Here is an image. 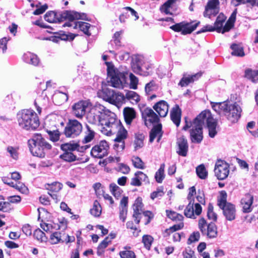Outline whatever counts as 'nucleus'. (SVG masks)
Masks as SVG:
<instances>
[{"instance_id": "37998d69", "label": "nucleus", "mask_w": 258, "mask_h": 258, "mask_svg": "<svg viewBox=\"0 0 258 258\" xmlns=\"http://www.w3.org/2000/svg\"><path fill=\"white\" fill-rule=\"evenodd\" d=\"M245 76L253 82L258 81V70L247 69L245 72Z\"/></svg>"}, {"instance_id": "bb28decb", "label": "nucleus", "mask_w": 258, "mask_h": 258, "mask_svg": "<svg viewBox=\"0 0 258 258\" xmlns=\"http://www.w3.org/2000/svg\"><path fill=\"white\" fill-rule=\"evenodd\" d=\"M23 60L26 63L37 66L40 62V60L37 55L30 52L25 53L22 57Z\"/></svg>"}, {"instance_id": "412c9836", "label": "nucleus", "mask_w": 258, "mask_h": 258, "mask_svg": "<svg viewBox=\"0 0 258 258\" xmlns=\"http://www.w3.org/2000/svg\"><path fill=\"white\" fill-rule=\"evenodd\" d=\"M223 210V213L227 220L232 221L235 220L236 216V209L233 204H227L220 208Z\"/></svg>"}, {"instance_id": "a878e982", "label": "nucleus", "mask_w": 258, "mask_h": 258, "mask_svg": "<svg viewBox=\"0 0 258 258\" xmlns=\"http://www.w3.org/2000/svg\"><path fill=\"white\" fill-rule=\"evenodd\" d=\"M162 136V125L158 123L157 125L154 126L150 133L149 141L152 143L155 139L157 142H159Z\"/></svg>"}, {"instance_id": "9b49d317", "label": "nucleus", "mask_w": 258, "mask_h": 258, "mask_svg": "<svg viewBox=\"0 0 258 258\" xmlns=\"http://www.w3.org/2000/svg\"><path fill=\"white\" fill-rule=\"evenodd\" d=\"M200 23L199 21H182L170 26V28L175 32H180L182 35H185L192 33Z\"/></svg>"}, {"instance_id": "393cba45", "label": "nucleus", "mask_w": 258, "mask_h": 258, "mask_svg": "<svg viewBox=\"0 0 258 258\" xmlns=\"http://www.w3.org/2000/svg\"><path fill=\"white\" fill-rule=\"evenodd\" d=\"M153 108L161 117H165L168 113L169 106L165 101L161 100L155 104Z\"/></svg>"}, {"instance_id": "e433bc0d", "label": "nucleus", "mask_w": 258, "mask_h": 258, "mask_svg": "<svg viewBox=\"0 0 258 258\" xmlns=\"http://www.w3.org/2000/svg\"><path fill=\"white\" fill-rule=\"evenodd\" d=\"M232 49L231 54L239 57L245 55L243 47L240 44H233L231 46Z\"/></svg>"}, {"instance_id": "5701e85b", "label": "nucleus", "mask_w": 258, "mask_h": 258, "mask_svg": "<svg viewBox=\"0 0 258 258\" xmlns=\"http://www.w3.org/2000/svg\"><path fill=\"white\" fill-rule=\"evenodd\" d=\"M253 196L250 194H246L241 200V205L244 213H249L252 211Z\"/></svg>"}, {"instance_id": "7ed1b4c3", "label": "nucleus", "mask_w": 258, "mask_h": 258, "mask_svg": "<svg viewBox=\"0 0 258 258\" xmlns=\"http://www.w3.org/2000/svg\"><path fill=\"white\" fill-rule=\"evenodd\" d=\"M213 109L218 114H223L231 122L237 121L242 111L240 106L236 102L224 101L211 102Z\"/></svg>"}, {"instance_id": "680f3d73", "label": "nucleus", "mask_w": 258, "mask_h": 258, "mask_svg": "<svg viewBox=\"0 0 258 258\" xmlns=\"http://www.w3.org/2000/svg\"><path fill=\"white\" fill-rule=\"evenodd\" d=\"M37 9L34 11L33 14L34 15H39L43 14L48 8V6L46 4L40 6V4L36 5Z\"/></svg>"}, {"instance_id": "09e8293b", "label": "nucleus", "mask_w": 258, "mask_h": 258, "mask_svg": "<svg viewBox=\"0 0 258 258\" xmlns=\"http://www.w3.org/2000/svg\"><path fill=\"white\" fill-rule=\"evenodd\" d=\"M167 217L174 221H180L183 220V217L182 215L177 213L175 212L166 210Z\"/></svg>"}, {"instance_id": "49530a36", "label": "nucleus", "mask_w": 258, "mask_h": 258, "mask_svg": "<svg viewBox=\"0 0 258 258\" xmlns=\"http://www.w3.org/2000/svg\"><path fill=\"white\" fill-rule=\"evenodd\" d=\"M49 242L51 244H56L59 242H63L61 238V234L59 232H54L51 234L49 238Z\"/></svg>"}, {"instance_id": "ea45409f", "label": "nucleus", "mask_w": 258, "mask_h": 258, "mask_svg": "<svg viewBox=\"0 0 258 258\" xmlns=\"http://www.w3.org/2000/svg\"><path fill=\"white\" fill-rule=\"evenodd\" d=\"M63 151H64V153L60 156L61 159L69 162L76 160V156L72 152V151H73L74 150H67Z\"/></svg>"}, {"instance_id": "4be33fe9", "label": "nucleus", "mask_w": 258, "mask_h": 258, "mask_svg": "<svg viewBox=\"0 0 258 258\" xmlns=\"http://www.w3.org/2000/svg\"><path fill=\"white\" fill-rule=\"evenodd\" d=\"M141 198H138L133 205V217L137 224H139L143 212V203Z\"/></svg>"}, {"instance_id": "a18cd8bd", "label": "nucleus", "mask_w": 258, "mask_h": 258, "mask_svg": "<svg viewBox=\"0 0 258 258\" xmlns=\"http://www.w3.org/2000/svg\"><path fill=\"white\" fill-rule=\"evenodd\" d=\"M46 188L51 192H58L62 187V184L58 182H54L51 184H47Z\"/></svg>"}, {"instance_id": "0e129e2a", "label": "nucleus", "mask_w": 258, "mask_h": 258, "mask_svg": "<svg viewBox=\"0 0 258 258\" xmlns=\"http://www.w3.org/2000/svg\"><path fill=\"white\" fill-rule=\"evenodd\" d=\"M68 39V36L66 34L57 35L51 36L49 39L55 43H58L61 40H65Z\"/></svg>"}, {"instance_id": "aec40b11", "label": "nucleus", "mask_w": 258, "mask_h": 258, "mask_svg": "<svg viewBox=\"0 0 258 258\" xmlns=\"http://www.w3.org/2000/svg\"><path fill=\"white\" fill-rule=\"evenodd\" d=\"M183 227V223L174 225L170 227L169 228L166 229L163 233V236L164 237H167L172 235V240L173 241H179L181 239L180 234L179 233L175 232L181 229Z\"/></svg>"}, {"instance_id": "c85d7f7f", "label": "nucleus", "mask_w": 258, "mask_h": 258, "mask_svg": "<svg viewBox=\"0 0 258 258\" xmlns=\"http://www.w3.org/2000/svg\"><path fill=\"white\" fill-rule=\"evenodd\" d=\"M181 111L178 105H176L172 108L170 112L171 119L173 122L178 126L180 123Z\"/></svg>"}, {"instance_id": "f257e3e1", "label": "nucleus", "mask_w": 258, "mask_h": 258, "mask_svg": "<svg viewBox=\"0 0 258 258\" xmlns=\"http://www.w3.org/2000/svg\"><path fill=\"white\" fill-rule=\"evenodd\" d=\"M87 118L90 123L100 125L102 134L110 136L116 133L114 141H124L127 137L126 130L117 120L116 115L100 104L97 103L90 109Z\"/></svg>"}, {"instance_id": "f8f14e48", "label": "nucleus", "mask_w": 258, "mask_h": 258, "mask_svg": "<svg viewBox=\"0 0 258 258\" xmlns=\"http://www.w3.org/2000/svg\"><path fill=\"white\" fill-rule=\"evenodd\" d=\"M82 123L76 119H69L64 130V134L67 137L76 138L82 132Z\"/></svg>"}, {"instance_id": "9d476101", "label": "nucleus", "mask_w": 258, "mask_h": 258, "mask_svg": "<svg viewBox=\"0 0 258 258\" xmlns=\"http://www.w3.org/2000/svg\"><path fill=\"white\" fill-rule=\"evenodd\" d=\"M101 93L103 100L111 104L118 105L124 102V95L121 93L109 88H104Z\"/></svg>"}, {"instance_id": "20e7f679", "label": "nucleus", "mask_w": 258, "mask_h": 258, "mask_svg": "<svg viewBox=\"0 0 258 258\" xmlns=\"http://www.w3.org/2000/svg\"><path fill=\"white\" fill-rule=\"evenodd\" d=\"M31 154L35 156L44 158L46 152L50 150L51 146L40 134H34L28 141Z\"/></svg>"}, {"instance_id": "7c9ffc66", "label": "nucleus", "mask_w": 258, "mask_h": 258, "mask_svg": "<svg viewBox=\"0 0 258 258\" xmlns=\"http://www.w3.org/2000/svg\"><path fill=\"white\" fill-rule=\"evenodd\" d=\"M177 144L178 145V154L183 157L186 156L188 150V145L186 140L183 138H180L178 139Z\"/></svg>"}, {"instance_id": "72a5a7b5", "label": "nucleus", "mask_w": 258, "mask_h": 258, "mask_svg": "<svg viewBox=\"0 0 258 258\" xmlns=\"http://www.w3.org/2000/svg\"><path fill=\"white\" fill-rule=\"evenodd\" d=\"M176 0H168L160 8L162 13L166 15H172L173 4Z\"/></svg>"}, {"instance_id": "a211bd4d", "label": "nucleus", "mask_w": 258, "mask_h": 258, "mask_svg": "<svg viewBox=\"0 0 258 258\" xmlns=\"http://www.w3.org/2000/svg\"><path fill=\"white\" fill-rule=\"evenodd\" d=\"M74 20H69V22L65 23L63 25V27H72L74 29H80L83 33L88 35H91L90 32V29L91 28V25L88 23L78 21H74Z\"/></svg>"}, {"instance_id": "58836bf2", "label": "nucleus", "mask_w": 258, "mask_h": 258, "mask_svg": "<svg viewBox=\"0 0 258 258\" xmlns=\"http://www.w3.org/2000/svg\"><path fill=\"white\" fill-rule=\"evenodd\" d=\"M158 88V85L156 82L154 80H152L146 84L145 91L147 95H150L151 93L157 91Z\"/></svg>"}, {"instance_id": "423d86ee", "label": "nucleus", "mask_w": 258, "mask_h": 258, "mask_svg": "<svg viewBox=\"0 0 258 258\" xmlns=\"http://www.w3.org/2000/svg\"><path fill=\"white\" fill-rule=\"evenodd\" d=\"M86 18L87 15L84 13L70 11H64L58 13L49 11L47 12L44 15L45 20L50 23H59L66 20H86Z\"/></svg>"}, {"instance_id": "6ab92c4d", "label": "nucleus", "mask_w": 258, "mask_h": 258, "mask_svg": "<svg viewBox=\"0 0 258 258\" xmlns=\"http://www.w3.org/2000/svg\"><path fill=\"white\" fill-rule=\"evenodd\" d=\"M43 90L41 94L37 96L34 101V105L39 114L41 113L42 109H45L47 107L49 103L48 97L44 92L45 89H43Z\"/></svg>"}, {"instance_id": "bf43d9fd", "label": "nucleus", "mask_w": 258, "mask_h": 258, "mask_svg": "<svg viewBox=\"0 0 258 258\" xmlns=\"http://www.w3.org/2000/svg\"><path fill=\"white\" fill-rule=\"evenodd\" d=\"M18 148L13 147L12 146H8L7 147V151L10 154V156L15 160L18 158Z\"/></svg>"}, {"instance_id": "4468645a", "label": "nucleus", "mask_w": 258, "mask_h": 258, "mask_svg": "<svg viewBox=\"0 0 258 258\" xmlns=\"http://www.w3.org/2000/svg\"><path fill=\"white\" fill-rule=\"evenodd\" d=\"M109 150L108 143L103 140L94 146L91 150V155L96 158H102L107 155Z\"/></svg>"}, {"instance_id": "052dcab7", "label": "nucleus", "mask_w": 258, "mask_h": 258, "mask_svg": "<svg viewBox=\"0 0 258 258\" xmlns=\"http://www.w3.org/2000/svg\"><path fill=\"white\" fill-rule=\"evenodd\" d=\"M200 234L198 231L194 232L191 233L188 237L187 240V244H190L191 243L198 241L200 239Z\"/></svg>"}, {"instance_id": "f03ea898", "label": "nucleus", "mask_w": 258, "mask_h": 258, "mask_svg": "<svg viewBox=\"0 0 258 258\" xmlns=\"http://www.w3.org/2000/svg\"><path fill=\"white\" fill-rule=\"evenodd\" d=\"M185 125L183 130H186L190 126L192 128L190 132L191 140L193 143H200L203 140V126L206 124L209 130V135L211 138H214L217 133L216 127L217 121L213 118L209 110H204L191 123L188 121L187 117L184 118Z\"/></svg>"}, {"instance_id": "cd10ccee", "label": "nucleus", "mask_w": 258, "mask_h": 258, "mask_svg": "<svg viewBox=\"0 0 258 258\" xmlns=\"http://www.w3.org/2000/svg\"><path fill=\"white\" fill-rule=\"evenodd\" d=\"M89 147V145H86L81 146L78 144L66 143L61 145V149L62 150H73L80 152H84Z\"/></svg>"}, {"instance_id": "c9c22d12", "label": "nucleus", "mask_w": 258, "mask_h": 258, "mask_svg": "<svg viewBox=\"0 0 258 258\" xmlns=\"http://www.w3.org/2000/svg\"><path fill=\"white\" fill-rule=\"evenodd\" d=\"M86 131L85 132V135L83 142L88 143L91 142L94 138L95 133L94 131L89 125L86 126Z\"/></svg>"}, {"instance_id": "1a4fd4ad", "label": "nucleus", "mask_w": 258, "mask_h": 258, "mask_svg": "<svg viewBox=\"0 0 258 258\" xmlns=\"http://www.w3.org/2000/svg\"><path fill=\"white\" fill-rule=\"evenodd\" d=\"M237 10L235 9L231 14L229 19L223 27V23L225 22L226 17L222 13L220 14L217 17L214 23L216 27V31L219 33H224L229 31L234 26L236 20Z\"/></svg>"}, {"instance_id": "5fc2aeb1", "label": "nucleus", "mask_w": 258, "mask_h": 258, "mask_svg": "<svg viewBox=\"0 0 258 258\" xmlns=\"http://www.w3.org/2000/svg\"><path fill=\"white\" fill-rule=\"evenodd\" d=\"M47 133H48L50 140L51 141L55 142L59 140L60 134L57 130L53 131L47 130Z\"/></svg>"}, {"instance_id": "69168bd1", "label": "nucleus", "mask_w": 258, "mask_h": 258, "mask_svg": "<svg viewBox=\"0 0 258 258\" xmlns=\"http://www.w3.org/2000/svg\"><path fill=\"white\" fill-rule=\"evenodd\" d=\"M164 194L163 188L162 187H159L157 190L151 194V198L154 200L155 198L162 197Z\"/></svg>"}, {"instance_id": "774afa93", "label": "nucleus", "mask_w": 258, "mask_h": 258, "mask_svg": "<svg viewBox=\"0 0 258 258\" xmlns=\"http://www.w3.org/2000/svg\"><path fill=\"white\" fill-rule=\"evenodd\" d=\"M198 226L202 234L206 232L208 225L205 219L201 218L199 220Z\"/></svg>"}, {"instance_id": "3c124183", "label": "nucleus", "mask_w": 258, "mask_h": 258, "mask_svg": "<svg viewBox=\"0 0 258 258\" xmlns=\"http://www.w3.org/2000/svg\"><path fill=\"white\" fill-rule=\"evenodd\" d=\"M110 190L116 198L119 197L122 191L119 186L113 183L110 184Z\"/></svg>"}, {"instance_id": "39448f33", "label": "nucleus", "mask_w": 258, "mask_h": 258, "mask_svg": "<svg viewBox=\"0 0 258 258\" xmlns=\"http://www.w3.org/2000/svg\"><path fill=\"white\" fill-rule=\"evenodd\" d=\"M19 126L26 130H35L39 125V120L36 113L32 109H24L17 114Z\"/></svg>"}, {"instance_id": "4c0bfd02", "label": "nucleus", "mask_w": 258, "mask_h": 258, "mask_svg": "<svg viewBox=\"0 0 258 258\" xmlns=\"http://www.w3.org/2000/svg\"><path fill=\"white\" fill-rule=\"evenodd\" d=\"M144 138L145 136L143 134H136L134 143L135 150H137L143 147Z\"/></svg>"}, {"instance_id": "13d9d810", "label": "nucleus", "mask_w": 258, "mask_h": 258, "mask_svg": "<svg viewBox=\"0 0 258 258\" xmlns=\"http://www.w3.org/2000/svg\"><path fill=\"white\" fill-rule=\"evenodd\" d=\"M153 241V238L150 235H145L143 236L142 242L144 243L145 247L148 250L150 249Z\"/></svg>"}, {"instance_id": "338daca9", "label": "nucleus", "mask_w": 258, "mask_h": 258, "mask_svg": "<svg viewBox=\"0 0 258 258\" xmlns=\"http://www.w3.org/2000/svg\"><path fill=\"white\" fill-rule=\"evenodd\" d=\"M15 186L16 189L20 192L25 194L28 193V189L23 183L21 182H17Z\"/></svg>"}, {"instance_id": "f3484780", "label": "nucleus", "mask_w": 258, "mask_h": 258, "mask_svg": "<svg viewBox=\"0 0 258 258\" xmlns=\"http://www.w3.org/2000/svg\"><path fill=\"white\" fill-rule=\"evenodd\" d=\"M90 105L91 103L88 101H80L72 106L73 113L76 117L82 118L86 114V110Z\"/></svg>"}, {"instance_id": "dca6fc26", "label": "nucleus", "mask_w": 258, "mask_h": 258, "mask_svg": "<svg viewBox=\"0 0 258 258\" xmlns=\"http://www.w3.org/2000/svg\"><path fill=\"white\" fill-rule=\"evenodd\" d=\"M195 200H190L184 211V215L189 218L196 219V216H199L202 211L200 204L195 203Z\"/></svg>"}, {"instance_id": "864d4df0", "label": "nucleus", "mask_w": 258, "mask_h": 258, "mask_svg": "<svg viewBox=\"0 0 258 258\" xmlns=\"http://www.w3.org/2000/svg\"><path fill=\"white\" fill-rule=\"evenodd\" d=\"M132 161L134 167L136 168L144 169L145 168V164L140 158L133 157Z\"/></svg>"}, {"instance_id": "ddd939ff", "label": "nucleus", "mask_w": 258, "mask_h": 258, "mask_svg": "<svg viewBox=\"0 0 258 258\" xmlns=\"http://www.w3.org/2000/svg\"><path fill=\"white\" fill-rule=\"evenodd\" d=\"M214 172L215 176L219 180L226 179L229 173V165L225 161L218 160L215 166Z\"/></svg>"}, {"instance_id": "473e14b6", "label": "nucleus", "mask_w": 258, "mask_h": 258, "mask_svg": "<svg viewBox=\"0 0 258 258\" xmlns=\"http://www.w3.org/2000/svg\"><path fill=\"white\" fill-rule=\"evenodd\" d=\"M52 99L55 103L59 105L66 102L68 99V95L67 93L57 91L53 95Z\"/></svg>"}, {"instance_id": "6e6552de", "label": "nucleus", "mask_w": 258, "mask_h": 258, "mask_svg": "<svg viewBox=\"0 0 258 258\" xmlns=\"http://www.w3.org/2000/svg\"><path fill=\"white\" fill-rule=\"evenodd\" d=\"M133 71L138 75L147 76L152 72V66L148 62H146L144 57L140 55L134 56L132 62Z\"/></svg>"}, {"instance_id": "c756f323", "label": "nucleus", "mask_w": 258, "mask_h": 258, "mask_svg": "<svg viewBox=\"0 0 258 258\" xmlns=\"http://www.w3.org/2000/svg\"><path fill=\"white\" fill-rule=\"evenodd\" d=\"M124 97V101L126 100L133 105L138 104L140 100L139 95L133 91H126Z\"/></svg>"}, {"instance_id": "6e6d98bb", "label": "nucleus", "mask_w": 258, "mask_h": 258, "mask_svg": "<svg viewBox=\"0 0 258 258\" xmlns=\"http://www.w3.org/2000/svg\"><path fill=\"white\" fill-rule=\"evenodd\" d=\"M227 193L225 191L222 190L220 192V197L218 200V205L220 208L226 205L227 204H230L226 202Z\"/></svg>"}, {"instance_id": "4d7b16f0", "label": "nucleus", "mask_w": 258, "mask_h": 258, "mask_svg": "<svg viewBox=\"0 0 258 258\" xmlns=\"http://www.w3.org/2000/svg\"><path fill=\"white\" fill-rule=\"evenodd\" d=\"M129 77L130 81V88L134 90L137 89L139 83L138 78L132 73L130 74Z\"/></svg>"}, {"instance_id": "de8ad7c7", "label": "nucleus", "mask_w": 258, "mask_h": 258, "mask_svg": "<svg viewBox=\"0 0 258 258\" xmlns=\"http://www.w3.org/2000/svg\"><path fill=\"white\" fill-rule=\"evenodd\" d=\"M196 173L201 179H205L208 175V172L203 164H201L196 168Z\"/></svg>"}, {"instance_id": "c03bdc74", "label": "nucleus", "mask_w": 258, "mask_h": 258, "mask_svg": "<svg viewBox=\"0 0 258 258\" xmlns=\"http://www.w3.org/2000/svg\"><path fill=\"white\" fill-rule=\"evenodd\" d=\"M165 165L162 163L160 165L159 169L156 172L155 178L158 183H161L165 178L164 169Z\"/></svg>"}, {"instance_id": "2f4dec72", "label": "nucleus", "mask_w": 258, "mask_h": 258, "mask_svg": "<svg viewBox=\"0 0 258 258\" xmlns=\"http://www.w3.org/2000/svg\"><path fill=\"white\" fill-rule=\"evenodd\" d=\"M135 110L131 107H125L123 109V115L125 122L130 124L133 119L136 117Z\"/></svg>"}, {"instance_id": "0eeeda50", "label": "nucleus", "mask_w": 258, "mask_h": 258, "mask_svg": "<svg viewBox=\"0 0 258 258\" xmlns=\"http://www.w3.org/2000/svg\"><path fill=\"white\" fill-rule=\"evenodd\" d=\"M108 67L109 62H106ZM108 74L111 77L110 84V86L119 89H123L127 85L126 75L127 73L125 72H120L114 68H108Z\"/></svg>"}, {"instance_id": "79ce46f5", "label": "nucleus", "mask_w": 258, "mask_h": 258, "mask_svg": "<svg viewBox=\"0 0 258 258\" xmlns=\"http://www.w3.org/2000/svg\"><path fill=\"white\" fill-rule=\"evenodd\" d=\"M102 208L100 203L97 201H95L92 208L90 209V213L94 217H99L101 214Z\"/></svg>"}, {"instance_id": "603ef678", "label": "nucleus", "mask_w": 258, "mask_h": 258, "mask_svg": "<svg viewBox=\"0 0 258 258\" xmlns=\"http://www.w3.org/2000/svg\"><path fill=\"white\" fill-rule=\"evenodd\" d=\"M111 242V240L109 239V237H106L99 245L98 247L97 253L101 255L104 252V249Z\"/></svg>"}, {"instance_id": "e2e57ef3", "label": "nucleus", "mask_w": 258, "mask_h": 258, "mask_svg": "<svg viewBox=\"0 0 258 258\" xmlns=\"http://www.w3.org/2000/svg\"><path fill=\"white\" fill-rule=\"evenodd\" d=\"M219 12L218 9H214L206 7L205 8V11L204 12V16L208 17L211 18L212 16H215Z\"/></svg>"}, {"instance_id": "b1692460", "label": "nucleus", "mask_w": 258, "mask_h": 258, "mask_svg": "<svg viewBox=\"0 0 258 258\" xmlns=\"http://www.w3.org/2000/svg\"><path fill=\"white\" fill-rule=\"evenodd\" d=\"M201 76V73H197L193 75L184 74L178 85L181 87H186L190 83L198 80Z\"/></svg>"}, {"instance_id": "f704fd0d", "label": "nucleus", "mask_w": 258, "mask_h": 258, "mask_svg": "<svg viewBox=\"0 0 258 258\" xmlns=\"http://www.w3.org/2000/svg\"><path fill=\"white\" fill-rule=\"evenodd\" d=\"M218 234L217 228L215 223L211 222L208 225L206 232L203 235H207L209 238H214L217 237Z\"/></svg>"}, {"instance_id": "8fccbe9b", "label": "nucleus", "mask_w": 258, "mask_h": 258, "mask_svg": "<svg viewBox=\"0 0 258 258\" xmlns=\"http://www.w3.org/2000/svg\"><path fill=\"white\" fill-rule=\"evenodd\" d=\"M33 235L34 237L40 242H45L47 239L45 233L39 229L35 230Z\"/></svg>"}, {"instance_id": "a19ab883", "label": "nucleus", "mask_w": 258, "mask_h": 258, "mask_svg": "<svg viewBox=\"0 0 258 258\" xmlns=\"http://www.w3.org/2000/svg\"><path fill=\"white\" fill-rule=\"evenodd\" d=\"M123 250L119 252L121 258H136V255L133 251L130 250V246H124Z\"/></svg>"}, {"instance_id": "2eb2a0df", "label": "nucleus", "mask_w": 258, "mask_h": 258, "mask_svg": "<svg viewBox=\"0 0 258 258\" xmlns=\"http://www.w3.org/2000/svg\"><path fill=\"white\" fill-rule=\"evenodd\" d=\"M142 119L145 124L151 126L154 123H158L159 118L156 113L150 108L146 107L141 110Z\"/></svg>"}]
</instances>
